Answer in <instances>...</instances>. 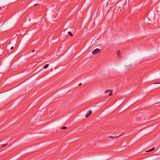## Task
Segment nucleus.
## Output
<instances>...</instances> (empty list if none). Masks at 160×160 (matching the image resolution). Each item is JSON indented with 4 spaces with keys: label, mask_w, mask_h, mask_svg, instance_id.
I'll use <instances>...</instances> for the list:
<instances>
[{
    "label": "nucleus",
    "mask_w": 160,
    "mask_h": 160,
    "mask_svg": "<svg viewBox=\"0 0 160 160\" xmlns=\"http://www.w3.org/2000/svg\"><path fill=\"white\" fill-rule=\"evenodd\" d=\"M13 47H12L11 48V50H12L13 49Z\"/></svg>",
    "instance_id": "obj_15"
},
{
    "label": "nucleus",
    "mask_w": 160,
    "mask_h": 160,
    "mask_svg": "<svg viewBox=\"0 0 160 160\" xmlns=\"http://www.w3.org/2000/svg\"><path fill=\"white\" fill-rule=\"evenodd\" d=\"M112 90L110 91V92L109 93V94H108V95L109 96H111V95H112Z\"/></svg>",
    "instance_id": "obj_9"
},
{
    "label": "nucleus",
    "mask_w": 160,
    "mask_h": 160,
    "mask_svg": "<svg viewBox=\"0 0 160 160\" xmlns=\"http://www.w3.org/2000/svg\"><path fill=\"white\" fill-rule=\"evenodd\" d=\"M48 66H49V65L48 64H47L46 65L44 66V69L47 68H48Z\"/></svg>",
    "instance_id": "obj_8"
},
{
    "label": "nucleus",
    "mask_w": 160,
    "mask_h": 160,
    "mask_svg": "<svg viewBox=\"0 0 160 160\" xmlns=\"http://www.w3.org/2000/svg\"><path fill=\"white\" fill-rule=\"evenodd\" d=\"M2 9V8L0 7V9Z\"/></svg>",
    "instance_id": "obj_18"
},
{
    "label": "nucleus",
    "mask_w": 160,
    "mask_h": 160,
    "mask_svg": "<svg viewBox=\"0 0 160 160\" xmlns=\"http://www.w3.org/2000/svg\"><path fill=\"white\" fill-rule=\"evenodd\" d=\"M101 51V49L98 48H96L92 52V53L93 55H95L99 53Z\"/></svg>",
    "instance_id": "obj_1"
},
{
    "label": "nucleus",
    "mask_w": 160,
    "mask_h": 160,
    "mask_svg": "<svg viewBox=\"0 0 160 160\" xmlns=\"http://www.w3.org/2000/svg\"><path fill=\"white\" fill-rule=\"evenodd\" d=\"M155 84H160V82H156L155 83Z\"/></svg>",
    "instance_id": "obj_14"
},
{
    "label": "nucleus",
    "mask_w": 160,
    "mask_h": 160,
    "mask_svg": "<svg viewBox=\"0 0 160 160\" xmlns=\"http://www.w3.org/2000/svg\"><path fill=\"white\" fill-rule=\"evenodd\" d=\"M92 113V111L90 110L89 111L86 115V117H88Z\"/></svg>",
    "instance_id": "obj_2"
},
{
    "label": "nucleus",
    "mask_w": 160,
    "mask_h": 160,
    "mask_svg": "<svg viewBox=\"0 0 160 160\" xmlns=\"http://www.w3.org/2000/svg\"><path fill=\"white\" fill-rule=\"evenodd\" d=\"M124 134V133H123L122 134H121L118 136H116V137H113V136H109L108 137V138H118V137H121V136H122V135H123Z\"/></svg>",
    "instance_id": "obj_4"
},
{
    "label": "nucleus",
    "mask_w": 160,
    "mask_h": 160,
    "mask_svg": "<svg viewBox=\"0 0 160 160\" xmlns=\"http://www.w3.org/2000/svg\"><path fill=\"white\" fill-rule=\"evenodd\" d=\"M82 83H79L78 86H80L82 85Z\"/></svg>",
    "instance_id": "obj_13"
},
{
    "label": "nucleus",
    "mask_w": 160,
    "mask_h": 160,
    "mask_svg": "<svg viewBox=\"0 0 160 160\" xmlns=\"http://www.w3.org/2000/svg\"><path fill=\"white\" fill-rule=\"evenodd\" d=\"M117 55L118 58L121 57V53L120 50H118L117 52Z\"/></svg>",
    "instance_id": "obj_5"
},
{
    "label": "nucleus",
    "mask_w": 160,
    "mask_h": 160,
    "mask_svg": "<svg viewBox=\"0 0 160 160\" xmlns=\"http://www.w3.org/2000/svg\"><path fill=\"white\" fill-rule=\"evenodd\" d=\"M37 4H35L34 5V6H36Z\"/></svg>",
    "instance_id": "obj_17"
},
{
    "label": "nucleus",
    "mask_w": 160,
    "mask_h": 160,
    "mask_svg": "<svg viewBox=\"0 0 160 160\" xmlns=\"http://www.w3.org/2000/svg\"><path fill=\"white\" fill-rule=\"evenodd\" d=\"M34 51H35V50H33V51H32V52H34Z\"/></svg>",
    "instance_id": "obj_16"
},
{
    "label": "nucleus",
    "mask_w": 160,
    "mask_h": 160,
    "mask_svg": "<svg viewBox=\"0 0 160 160\" xmlns=\"http://www.w3.org/2000/svg\"><path fill=\"white\" fill-rule=\"evenodd\" d=\"M67 128V127H66L64 126L62 128V129L64 130Z\"/></svg>",
    "instance_id": "obj_11"
},
{
    "label": "nucleus",
    "mask_w": 160,
    "mask_h": 160,
    "mask_svg": "<svg viewBox=\"0 0 160 160\" xmlns=\"http://www.w3.org/2000/svg\"><path fill=\"white\" fill-rule=\"evenodd\" d=\"M154 149H155V148L153 147L151 149H150L149 150L147 151H146V152H150L152 151H153Z\"/></svg>",
    "instance_id": "obj_6"
},
{
    "label": "nucleus",
    "mask_w": 160,
    "mask_h": 160,
    "mask_svg": "<svg viewBox=\"0 0 160 160\" xmlns=\"http://www.w3.org/2000/svg\"><path fill=\"white\" fill-rule=\"evenodd\" d=\"M110 92V91L109 90H106L105 91V93H107L108 92Z\"/></svg>",
    "instance_id": "obj_12"
},
{
    "label": "nucleus",
    "mask_w": 160,
    "mask_h": 160,
    "mask_svg": "<svg viewBox=\"0 0 160 160\" xmlns=\"http://www.w3.org/2000/svg\"><path fill=\"white\" fill-rule=\"evenodd\" d=\"M68 34L71 36H73V34L72 33V32L70 31H69L68 32Z\"/></svg>",
    "instance_id": "obj_7"
},
{
    "label": "nucleus",
    "mask_w": 160,
    "mask_h": 160,
    "mask_svg": "<svg viewBox=\"0 0 160 160\" xmlns=\"http://www.w3.org/2000/svg\"><path fill=\"white\" fill-rule=\"evenodd\" d=\"M7 143L5 144H2L1 145V146H2V147H5V146H6L7 144Z\"/></svg>",
    "instance_id": "obj_10"
},
{
    "label": "nucleus",
    "mask_w": 160,
    "mask_h": 160,
    "mask_svg": "<svg viewBox=\"0 0 160 160\" xmlns=\"http://www.w3.org/2000/svg\"><path fill=\"white\" fill-rule=\"evenodd\" d=\"M132 66L131 65H127L125 66V68L127 70H129L132 68Z\"/></svg>",
    "instance_id": "obj_3"
}]
</instances>
